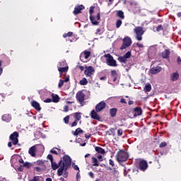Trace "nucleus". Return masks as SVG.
Returning <instances> with one entry per match:
<instances>
[{
    "mask_svg": "<svg viewBox=\"0 0 181 181\" xmlns=\"http://www.w3.org/2000/svg\"><path fill=\"white\" fill-rule=\"evenodd\" d=\"M71 166V158L67 155H64L59 161L58 164L55 161L51 162V167L53 170H57V175L62 176L64 170H68Z\"/></svg>",
    "mask_w": 181,
    "mask_h": 181,
    "instance_id": "1",
    "label": "nucleus"
},
{
    "mask_svg": "<svg viewBox=\"0 0 181 181\" xmlns=\"http://www.w3.org/2000/svg\"><path fill=\"white\" fill-rule=\"evenodd\" d=\"M104 57L106 59V64H107V66L110 67H117V66H118L117 61L114 59V57H112L111 54H105Z\"/></svg>",
    "mask_w": 181,
    "mask_h": 181,
    "instance_id": "2",
    "label": "nucleus"
},
{
    "mask_svg": "<svg viewBox=\"0 0 181 181\" xmlns=\"http://www.w3.org/2000/svg\"><path fill=\"white\" fill-rule=\"evenodd\" d=\"M116 159L117 162H126L128 160V153L124 150L119 151L116 155Z\"/></svg>",
    "mask_w": 181,
    "mask_h": 181,
    "instance_id": "3",
    "label": "nucleus"
},
{
    "mask_svg": "<svg viewBox=\"0 0 181 181\" xmlns=\"http://www.w3.org/2000/svg\"><path fill=\"white\" fill-rule=\"evenodd\" d=\"M134 33H136V40H139V42L142 40V35L144 33H145V31L144 30V28L141 26H137L134 29Z\"/></svg>",
    "mask_w": 181,
    "mask_h": 181,
    "instance_id": "4",
    "label": "nucleus"
},
{
    "mask_svg": "<svg viewBox=\"0 0 181 181\" xmlns=\"http://www.w3.org/2000/svg\"><path fill=\"white\" fill-rule=\"evenodd\" d=\"M76 98L81 106L84 105V101L86 100V94H84L83 90H79L76 93Z\"/></svg>",
    "mask_w": 181,
    "mask_h": 181,
    "instance_id": "5",
    "label": "nucleus"
},
{
    "mask_svg": "<svg viewBox=\"0 0 181 181\" xmlns=\"http://www.w3.org/2000/svg\"><path fill=\"white\" fill-rule=\"evenodd\" d=\"M95 73V69L92 66L85 67L84 74L86 77H90V78H93V76H94Z\"/></svg>",
    "mask_w": 181,
    "mask_h": 181,
    "instance_id": "6",
    "label": "nucleus"
},
{
    "mask_svg": "<svg viewBox=\"0 0 181 181\" xmlns=\"http://www.w3.org/2000/svg\"><path fill=\"white\" fill-rule=\"evenodd\" d=\"M132 45V40H131V37H126L123 39V44L120 47V50H124V49H127V47H129Z\"/></svg>",
    "mask_w": 181,
    "mask_h": 181,
    "instance_id": "7",
    "label": "nucleus"
},
{
    "mask_svg": "<svg viewBox=\"0 0 181 181\" xmlns=\"http://www.w3.org/2000/svg\"><path fill=\"white\" fill-rule=\"evenodd\" d=\"M95 7L90 6L89 9V14L90 17L89 19L92 23V25H94L95 26H98V25H100V21H94V16H93V13H94V9Z\"/></svg>",
    "mask_w": 181,
    "mask_h": 181,
    "instance_id": "8",
    "label": "nucleus"
},
{
    "mask_svg": "<svg viewBox=\"0 0 181 181\" xmlns=\"http://www.w3.org/2000/svg\"><path fill=\"white\" fill-rule=\"evenodd\" d=\"M10 141H11L13 145H18V142H19V133L18 132H14L13 134L10 135Z\"/></svg>",
    "mask_w": 181,
    "mask_h": 181,
    "instance_id": "9",
    "label": "nucleus"
},
{
    "mask_svg": "<svg viewBox=\"0 0 181 181\" xmlns=\"http://www.w3.org/2000/svg\"><path fill=\"white\" fill-rule=\"evenodd\" d=\"M131 58V51H128L123 57H119L117 58L118 62L120 63H127V59Z\"/></svg>",
    "mask_w": 181,
    "mask_h": 181,
    "instance_id": "10",
    "label": "nucleus"
},
{
    "mask_svg": "<svg viewBox=\"0 0 181 181\" xmlns=\"http://www.w3.org/2000/svg\"><path fill=\"white\" fill-rule=\"evenodd\" d=\"M138 168L140 169L141 172H145V170L148 169V162L145 160H140Z\"/></svg>",
    "mask_w": 181,
    "mask_h": 181,
    "instance_id": "11",
    "label": "nucleus"
},
{
    "mask_svg": "<svg viewBox=\"0 0 181 181\" xmlns=\"http://www.w3.org/2000/svg\"><path fill=\"white\" fill-rule=\"evenodd\" d=\"M106 105H107L105 104V102H104V101L100 102L95 106L96 112H101V111H103V110H104V108H105Z\"/></svg>",
    "mask_w": 181,
    "mask_h": 181,
    "instance_id": "12",
    "label": "nucleus"
},
{
    "mask_svg": "<svg viewBox=\"0 0 181 181\" xmlns=\"http://www.w3.org/2000/svg\"><path fill=\"white\" fill-rule=\"evenodd\" d=\"M83 9H86V7H84L83 5L76 6L73 13L74 15H78V13H81V11H83Z\"/></svg>",
    "mask_w": 181,
    "mask_h": 181,
    "instance_id": "13",
    "label": "nucleus"
},
{
    "mask_svg": "<svg viewBox=\"0 0 181 181\" xmlns=\"http://www.w3.org/2000/svg\"><path fill=\"white\" fill-rule=\"evenodd\" d=\"M132 114L134 118H136V117L142 115V108H141L140 107H135L132 112Z\"/></svg>",
    "mask_w": 181,
    "mask_h": 181,
    "instance_id": "14",
    "label": "nucleus"
},
{
    "mask_svg": "<svg viewBox=\"0 0 181 181\" xmlns=\"http://www.w3.org/2000/svg\"><path fill=\"white\" fill-rule=\"evenodd\" d=\"M162 71V67L157 66L151 68L149 71L151 74H158V73H160Z\"/></svg>",
    "mask_w": 181,
    "mask_h": 181,
    "instance_id": "15",
    "label": "nucleus"
},
{
    "mask_svg": "<svg viewBox=\"0 0 181 181\" xmlns=\"http://www.w3.org/2000/svg\"><path fill=\"white\" fill-rule=\"evenodd\" d=\"M90 117L93 118V119H96L97 121H100L101 119V117L97 114V112L95 110H92L90 112Z\"/></svg>",
    "mask_w": 181,
    "mask_h": 181,
    "instance_id": "16",
    "label": "nucleus"
},
{
    "mask_svg": "<svg viewBox=\"0 0 181 181\" xmlns=\"http://www.w3.org/2000/svg\"><path fill=\"white\" fill-rule=\"evenodd\" d=\"M171 81H177L179 80V73L174 72L170 76Z\"/></svg>",
    "mask_w": 181,
    "mask_h": 181,
    "instance_id": "17",
    "label": "nucleus"
},
{
    "mask_svg": "<svg viewBox=\"0 0 181 181\" xmlns=\"http://www.w3.org/2000/svg\"><path fill=\"white\" fill-rule=\"evenodd\" d=\"M28 153L33 156V158H35V156H36V146L30 147L28 150Z\"/></svg>",
    "mask_w": 181,
    "mask_h": 181,
    "instance_id": "18",
    "label": "nucleus"
},
{
    "mask_svg": "<svg viewBox=\"0 0 181 181\" xmlns=\"http://www.w3.org/2000/svg\"><path fill=\"white\" fill-rule=\"evenodd\" d=\"M35 170L40 173H43V172H46V165H39L38 167H35Z\"/></svg>",
    "mask_w": 181,
    "mask_h": 181,
    "instance_id": "19",
    "label": "nucleus"
},
{
    "mask_svg": "<svg viewBox=\"0 0 181 181\" xmlns=\"http://www.w3.org/2000/svg\"><path fill=\"white\" fill-rule=\"evenodd\" d=\"M31 105L37 111H40L42 110V107H40V104H39V103H37L35 100L31 103Z\"/></svg>",
    "mask_w": 181,
    "mask_h": 181,
    "instance_id": "20",
    "label": "nucleus"
},
{
    "mask_svg": "<svg viewBox=\"0 0 181 181\" xmlns=\"http://www.w3.org/2000/svg\"><path fill=\"white\" fill-rule=\"evenodd\" d=\"M170 56V51L169 49H165L164 52L161 53V57L163 59H169Z\"/></svg>",
    "mask_w": 181,
    "mask_h": 181,
    "instance_id": "21",
    "label": "nucleus"
},
{
    "mask_svg": "<svg viewBox=\"0 0 181 181\" xmlns=\"http://www.w3.org/2000/svg\"><path fill=\"white\" fill-rule=\"evenodd\" d=\"M58 71H59L60 77L63 73H67L69 71V66L58 67Z\"/></svg>",
    "mask_w": 181,
    "mask_h": 181,
    "instance_id": "22",
    "label": "nucleus"
},
{
    "mask_svg": "<svg viewBox=\"0 0 181 181\" xmlns=\"http://www.w3.org/2000/svg\"><path fill=\"white\" fill-rule=\"evenodd\" d=\"M3 121H5V122H11V119H12V117L9 114H6L2 116Z\"/></svg>",
    "mask_w": 181,
    "mask_h": 181,
    "instance_id": "23",
    "label": "nucleus"
},
{
    "mask_svg": "<svg viewBox=\"0 0 181 181\" xmlns=\"http://www.w3.org/2000/svg\"><path fill=\"white\" fill-rule=\"evenodd\" d=\"M117 111H118V109H117L115 107L111 108L110 110V117H112V118L115 117V116L117 115Z\"/></svg>",
    "mask_w": 181,
    "mask_h": 181,
    "instance_id": "24",
    "label": "nucleus"
},
{
    "mask_svg": "<svg viewBox=\"0 0 181 181\" xmlns=\"http://www.w3.org/2000/svg\"><path fill=\"white\" fill-rule=\"evenodd\" d=\"M91 56V52L90 51H85L83 54H81L80 59L84 57V59H88Z\"/></svg>",
    "mask_w": 181,
    "mask_h": 181,
    "instance_id": "25",
    "label": "nucleus"
},
{
    "mask_svg": "<svg viewBox=\"0 0 181 181\" xmlns=\"http://www.w3.org/2000/svg\"><path fill=\"white\" fill-rule=\"evenodd\" d=\"M110 75L112 76V77L113 78V81L114 82L117 81V78H118V74L117 73V71L112 70L110 72Z\"/></svg>",
    "mask_w": 181,
    "mask_h": 181,
    "instance_id": "26",
    "label": "nucleus"
},
{
    "mask_svg": "<svg viewBox=\"0 0 181 181\" xmlns=\"http://www.w3.org/2000/svg\"><path fill=\"white\" fill-rule=\"evenodd\" d=\"M51 97H52V103H59L60 101V97H59L58 95H55L54 93H52Z\"/></svg>",
    "mask_w": 181,
    "mask_h": 181,
    "instance_id": "27",
    "label": "nucleus"
},
{
    "mask_svg": "<svg viewBox=\"0 0 181 181\" xmlns=\"http://www.w3.org/2000/svg\"><path fill=\"white\" fill-rule=\"evenodd\" d=\"M50 153H53L54 155H59L62 153V150L60 148H53L52 150H50Z\"/></svg>",
    "mask_w": 181,
    "mask_h": 181,
    "instance_id": "28",
    "label": "nucleus"
},
{
    "mask_svg": "<svg viewBox=\"0 0 181 181\" xmlns=\"http://www.w3.org/2000/svg\"><path fill=\"white\" fill-rule=\"evenodd\" d=\"M95 151L98 153H101V155H104L105 153V150H104V148L100 147V146H96L95 148Z\"/></svg>",
    "mask_w": 181,
    "mask_h": 181,
    "instance_id": "29",
    "label": "nucleus"
},
{
    "mask_svg": "<svg viewBox=\"0 0 181 181\" xmlns=\"http://www.w3.org/2000/svg\"><path fill=\"white\" fill-rule=\"evenodd\" d=\"M116 16H117V18H120V19L125 18V16L124 15V11H117L116 13Z\"/></svg>",
    "mask_w": 181,
    "mask_h": 181,
    "instance_id": "30",
    "label": "nucleus"
},
{
    "mask_svg": "<svg viewBox=\"0 0 181 181\" xmlns=\"http://www.w3.org/2000/svg\"><path fill=\"white\" fill-rule=\"evenodd\" d=\"M74 118H75V121H80L81 119V112H75L74 114Z\"/></svg>",
    "mask_w": 181,
    "mask_h": 181,
    "instance_id": "31",
    "label": "nucleus"
},
{
    "mask_svg": "<svg viewBox=\"0 0 181 181\" xmlns=\"http://www.w3.org/2000/svg\"><path fill=\"white\" fill-rule=\"evenodd\" d=\"M92 163L93 166L98 167L100 166V164L98 163V160L95 157H92Z\"/></svg>",
    "mask_w": 181,
    "mask_h": 181,
    "instance_id": "32",
    "label": "nucleus"
},
{
    "mask_svg": "<svg viewBox=\"0 0 181 181\" xmlns=\"http://www.w3.org/2000/svg\"><path fill=\"white\" fill-rule=\"evenodd\" d=\"M35 165H37V166H46V165H45V161H43V160H38L35 162H34Z\"/></svg>",
    "mask_w": 181,
    "mask_h": 181,
    "instance_id": "33",
    "label": "nucleus"
},
{
    "mask_svg": "<svg viewBox=\"0 0 181 181\" xmlns=\"http://www.w3.org/2000/svg\"><path fill=\"white\" fill-rule=\"evenodd\" d=\"M83 132H84V131H83V129H81V128H78L74 132V136H77L79 134H83Z\"/></svg>",
    "mask_w": 181,
    "mask_h": 181,
    "instance_id": "34",
    "label": "nucleus"
},
{
    "mask_svg": "<svg viewBox=\"0 0 181 181\" xmlns=\"http://www.w3.org/2000/svg\"><path fill=\"white\" fill-rule=\"evenodd\" d=\"M79 84H81V86H87L88 81H87V78H83L82 80L80 81Z\"/></svg>",
    "mask_w": 181,
    "mask_h": 181,
    "instance_id": "35",
    "label": "nucleus"
},
{
    "mask_svg": "<svg viewBox=\"0 0 181 181\" xmlns=\"http://www.w3.org/2000/svg\"><path fill=\"white\" fill-rule=\"evenodd\" d=\"M144 90V91H146L147 93H150L151 90H152V86H151V84L148 83L145 86Z\"/></svg>",
    "mask_w": 181,
    "mask_h": 181,
    "instance_id": "36",
    "label": "nucleus"
},
{
    "mask_svg": "<svg viewBox=\"0 0 181 181\" xmlns=\"http://www.w3.org/2000/svg\"><path fill=\"white\" fill-rule=\"evenodd\" d=\"M100 19H101V15H100V12H98L97 13L96 18H95V16H94L93 22H98V21H100Z\"/></svg>",
    "mask_w": 181,
    "mask_h": 181,
    "instance_id": "37",
    "label": "nucleus"
},
{
    "mask_svg": "<svg viewBox=\"0 0 181 181\" xmlns=\"http://www.w3.org/2000/svg\"><path fill=\"white\" fill-rule=\"evenodd\" d=\"M23 168H25L26 169H30V168H32V164L28 162H25V163H24V165H23Z\"/></svg>",
    "mask_w": 181,
    "mask_h": 181,
    "instance_id": "38",
    "label": "nucleus"
},
{
    "mask_svg": "<svg viewBox=\"0 0 181 181\" xmlns=\"http://www.w3.org/2000/svg\"><path fill=\"white\" fill-rule=\"evenodd\" d=\"M71 36H73V32H68L67 33H64L63 35V37L64 38L71 37Z\"/></svg>",
    "mask_w": 181,
    "mask_h": 181,
    "instance_id": "39",
    "label": "nucleus"
},
{
    "mask_svg": "<svg viewBox=\"0 0 181 181\" xmlns=\"http://www.w3.org/2000/svg\"><path fill=\"white\" fill-rule=\"evenodd\" d=\"M58 66H59V67H67V62H66V61H62L59 63Z\"/></svg>",
    "mask_w": 181,
    "mask_h": 181,
    "instance_id": "40",
    "label": "nucleus"
},
{
    "mask_svg": "<svg viewBox=\"0 0 181 181\" xmlns=\"http://www.w3.org/2000/svg\"><path fill=\"white\" fill-rule=\"evenodd\" d=\"M122 25V21L117 20L116 22V28L117 29H119V28H121V25Z\"/></svg>",
    "mask_w": 181,
    "mask_h": 181,
    "instance_id": "41",
    "label": "nucleus"
},
{
    "mask_svg": "<svg viewBox=\"0 0 181 181\" xmlns=\"http://www.w3.org/2000/svg\"><path fill=\"white\" fill-rule=\"evenodd\" d=\"M64 84V81H63L62 79H60L59 82L58 83V88H62V87H63Z\"/></svg>",
    "mask_w": 181,
    "mask_h": 181,
    "instance_id": "42",
    "label": "nucleus"
},
{
    "mask_svg": "<svg viewBox=\"0 0 181 181\" xmlns=\"http://www.w3.org/2000/svg\"><path fill=\"white\" fill-rule=\"evenodd\" d=\"M69 121H70V116L67 115L64 118V122L69 124Z\"/></svg>",
    "mask_w": 181,
    "mask_h": 181,
    "instance_id": "43",
    "label": "nucleus"
},
{
    "mask_svg": "<svg viewBox=\"0 0 181 181\" xmlns=\"http://www.w3.org/2000/svg\"><path fill=\"white\" fill-rule=\"evenodd\" d=\"M165 146H168L166 141L161 142L159 145V148H165Z\"/></svg>",
    "mask_w": 181,
    "mask_h": 181,
    "instance_id": "44",
    "label": "nucleus"
},
{
    "mask_svg": "<svg viewBox=\"0 0 181 181\" xmlns=\"http://www.w3.org/2000/svg\"><path fill=\"white\" fill-rule=\"evenodd\" d=\"M30 181H40V177L39 176H34L32 180Z\"/></svg>",
    "mask_w": 181,
    "mask_h": 181,
    "instance_id": "45",
    "label": "nucleus"
},
{
    "mask_svg": "<svg viewBox=\"0 0 181 181\" xmlns=\"http://www.w3.org/2000/svg\"><path fill=\"white\" fill-rule=\"evenodd\" d=\"M156 32H160V30H163V26H162V25H159L157 28H156Z\"/></svg>",
    "mask_w": 181,
    "mask_h": 181,
    "instance_id": "46",
    "label": "nucleus"
},
{
    "mask_svg": "<svg viewBox=\"0 0 181 181\" xmlns=\"http://www.w3.org/2000/svg\"><path fill=\"white\" fill-rule=\"evenodd\" d=\"M122 134H123L122 129H119L117 130V136H122Z\"/></svg>",
    "mask_w": 181,
    "mask_h": 181,
    "instance_id": "47",
    "label": "nucleus"
},
{
    "mask_svg": "<svg viewBox=\"0 0 181 181\" xmlns=\"http://www.w3.org/2000/svg\"><path fill=\"white\" fill-rule=\"evenodd\" d=\"M47 159H49V160H50V162H53V156L52 154H49L47 156Z\"/></svg>",
    "mask_w": 181,
    "mask_h": 181,
    "instance_id": "48",
    "label": "nucleus"
},
{
    "mask_svg": "<svg viewBox=\"0 0 181 181\" xmlns=\"http://www.w3.org/2000/svg\"><path fill=\"white\" fill-rule=\"evenodd\" d=\"M112 173L115 176H118V170H117L115 168L112 169Z\"/></svg>",
    "mask_w": 181,
    "mask_h": 181,
    "instance_id": "49",
    "label": "nucleus"
},
{
    "mask_svg": "<svg viewBox=\"0 0 181 181\" xmlns=\"http://www.w3.org/2000/svg\"><path fill=\"white\" fill-rule=\"evenodd\" d=\"M109 165L112 166V168H114V166H115V164L114 163V160H112V159L109 160Z\"/></svg>",
    "mask_w": 181,
    "mask_h": 181,
    "instance_id": "50",
    "label": "nucleus"
},
{
    "mask_svg": "<svg viewBox=\"0 0 181 181\" xmlns=\"http://www.w3.org/2000/svg\"><path fill=\"white\" fill-rule=\"evenodd\" d=\"M78 122V120H74V122H72L71 127L72 128L74 127H77V122Z\"/></svg>",
    "mask_w": 181,
    "mask_h": 181,
    "instance_id": "51",
    "label": "nucleus"
},
{
    "mask_svg": "<svg viewBox=\"0 0 181 181\" xmlns=\"http://www.w3.org/2000/svg\"><path fill=\"white\" fill-rule=\"evenodd\" d=\"M177 63L179 66H181V58H180V57H177Z\"/></svg>",
    "mask_w": 181,
    "mask_h": 181,
    "instance_id": "52",
    "label": "nucleus"
},
{
    "mask_svg": "<svg viewBox=\"0 0 181 181\" xmlns=\"http://www.w3.org/2000/svg\"><path fill=\"white\" fill-rule=\"evenodd\" d=\"M64 112H69V105H65L64 107Z\"/></svg>",
    "mask_w": 181,
    "mask_h": 181,
    "instance_id": "53",
    "label": "nucleus"
},
{
    "mask_svg": "<svg viewBox=\"0 0 181 181\" xmlns=\"http://www.w3.org/2000/svg\"><path fill=\"white\" fill-rule=\"evenodd\" d=\"M18 172H23V165H21L18 168Z\"/></svg>",
    "mask_w": 181,
    "mask_h": 181,
    "instance_id": "54",
    "label": "nucleus"
},
{
    "mask_svg": "<svg viewBox=\"0 0 181 181\" xmlns=\"http://www.w3.org/2000/svg\"><path fill=\"white\" fill-rule=\"evenodd\" d=\"M76 181H80V172L76 173Z\"/></svg>",
    "mask_w": 181,
    "mask_h": 181,
    "instance_id": "55",
    "label": "nucleus"
},
{
    "mask_svg": "<svg viewBox=\"0 0 181 181\" xmlns=\"http://www.w3.org/2000/svg\"><path fill=\"white\" fill-rule=\"evenodd\" d=\"M88 176H90V177H91L92 179H94V173L93 172H89Z\"/></svg>",
    "mask_w": 181,
    "mask_h": 181,
    "instance_id": "56",
    "label": "nucleus"
},
{
    "mask_svg": "<svg viewBox=\"0 0 181 181\" xmlns=\"http://www.w3.org/2000/svg\"><path fill=\"white\" fill-rule=\"evenodd\" d=\"M97 158H98V159L99 160L100 162H103V156L98 155Z\"/></svg>",
    "mask_w": 181,
    "mask_h": 181,
    "instance_id": "57",
    "label": "nucleus"
},
{
    "mask_svg": "<svg viewBox=\"0 0 181 181\" xmlns=\"http://www.w3.org/2000/svg\"><path fill=\"white\" fill-rule=\"evenodd\" d=\"M74 169L75 170H78V172H80V168H78V165H74Z\"/></svg>",
    "mask_w": 181,
    "mask_h": 181,
    "instance_id": "58",
    "label": "nucleus"
},
{
    "mask_svg": "<svg viewBox=\"0 0 181 181\" xmlns=\"http://www.w3.org/2000/svg\"><path fill=\"white\" fill-rule=\"evenodd\" d=\"M120 103H121V104H127V100H125V99H124V98H122L120 100Z\"/></svg>",
    "mask_w": 181,
    "mask_h": 181,
    "instance_id": "59",
    "label": "nucleus"
},
{
    "mask_svg": "<svg viewBox=\"0 0 181 181\" xmlns=\"http://www.w3.org/2000/svg\"><path fill=\"white\" fill-rule=\"evenodd\" d=\"M52 101H53L52 99L47 98L45 100H44V103H52Z\"/></svg>",
    "mask_w": 181,
    "mask_h": 181,
    "instance_id": "60",
    "label": "nucleus"
},
{
    "mask_svg": "<svg viewBox=\"0 0 181 181\" xmlns=\"http://www.w3.org/2000/svg\"><path fill=\"white\" fill-rule=\"evenodd\" d=\"M18 162H19L20 163H22V165H24V163H25V161L23 160V158L19 159V160H18Z\"/></svg>",
    "mask_w": 181,
    "mask_h": 181,
    "instance_id": "61",
    "label": "nucleus"
},
{
    "mask_svg": "<svg viewBox=\"0 0 181 181\" xmlns=\"http://www.w3.org/2000/svg\"><path fill=\"white\" fill-rule=\"evenodd\" d=\"M64 83H68V81H70V78L69 77L65 78L64 80H63Z\"/></svg>",
    "mask_w": 181,
    "mask_h": 181,
    "instance_id": "62",
    "label": "nucleus"
},
{
    "mask_svg": "<svg viewBox=\"0 0 181 181\" xmlns=\"http://www.w3.org/2000/svg\"><path fill=\"white\" fill-rule=\"evenodd\" d=\"M136 46H138V47H141V48L144 47V45L139 44V42L136 43Z\"/></svg>",
    "mask_w": 181,
    "mask_h": 181,
    "instance_id": "63",
    "label": "nucleus"
},
{
    "mask_svg": "<svg viewBox=\"0 0 181 181\" xmlns=\"http://www.w3.org/2000/svg\"><path fill=\"white\" fill-rule=\"evenodd\" d=\"M177 18H181V12H178L177 13Z\"/></svg>",
    "mask_w": 181,
    "mask_h": 181,
    "instance_id": "64",
    "label": "nucleus"
}]
</instances>
